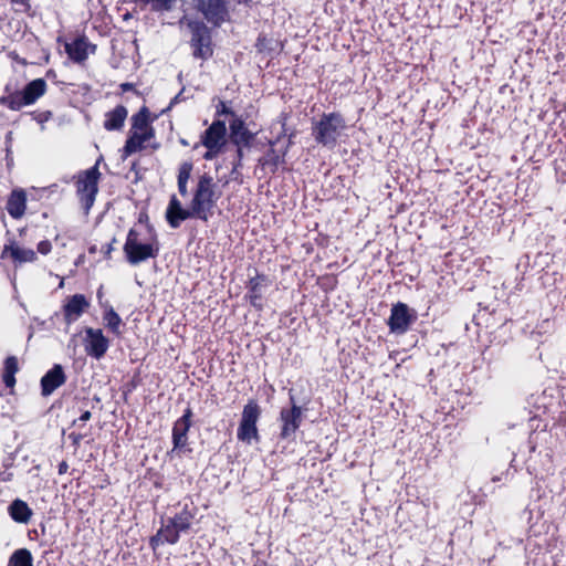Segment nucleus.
I'll list each match as a JSON object with an SVG mask.
<instances>
[{
    "label": "nucleus",
    "instance_id": "1",
    "mask_svg": "<svg viewBox=\"0 0 566 566\" xmlns=\"http://www.w3.org/2000/svg\"><path fill=\"white\" fill-rule=\"evenodd\" d=\"M217 188L218 186L212 176L209 174L199 176L190 202L196 219L208 221L209 218L212 217L213 210L221 196Z\"/></svg>",
    "mask_w": 566,
    "mask_h": 566
},
{
    "label": "nucleus",
    "instance_id": "2",
    "mask_svg": "<svg viewBox=\"0 0 566 566\" xmlns=\"http://www.w3.org/2000/svg\"><path fill=\"white\" fill-rule=\"evenodd\" d=\"M123 250L126 261L130 265H137L149 259L157 258L160 244L155 233L147 240H143L140 232L137 229L132 228L127 233Z\"/></svg>",
    "mask_w": 566,
    "mask_h": 566
},
{
    "label": "nucleus",
    "instance_id": "3",
    "mask_svg": "<svg viewBox=\"0 0 566 566\" xmlns=\"http://www.w3.org/2000/svg\"><path fill=\"white\" fill-rule=\"evenodd\" d=\"M345 129V118L338 112L324 113L319 119L312 123L314 140L328 149H333L337 145L338 138Z\"/></svg>",
    "mask_w": 566,
    "mask_h": 566
},
{
    "label": "nucleus",
    "instance_id": "4",
    "mask_svg": "<svg viewBox=\"0 0 566 566\" xmlns=\"http://www.w3.org/2000/svg\"><path fill=\"white\" fill-rule=\"evenodd\" d=\"M46 91V82L35 78L28 83L21 91H12L10 85L4 87V95L0 97V105L12 111H19L24 106L34 104Z\"/></svg>",
    "mask_w": 566,
    "mask_h": 566
},
{
    "label": "nucleus",
    "instance_id": "5",
    "mask_svg": "<svg viewBox=\"0 0 566 566\" xmlns=\"http://www.w3.org/2000/svg\"><path fill=\"white\" fill-rule=\"evenodd\" d=\"M99 178L101 172L98 170V164H95L93 167L80 172L77 176L76 195L85 214L90 213V210L95 202L96 195L98 192Z\"/></svg>",
    "mask_w": 566,
    "mask_h": 566
},
{
    "label": "nucleus",
    "instance_id": "6",
    "mask_svg": "<svg viewBox=\"0 0 566 566\" xmlns=\"http://www.w3.org/2000/svg\"><path fill=\"white\" fill-rule=\"evenodd\" d=\"M193 515L185 506L179 513L175 514L167 520H161L160 534H164V541L167 544L174 545L178 543L181 533L190 530Z\"/></svg>",
    "mask_w": 566,
    "mask_h": 566
},
{
    "label": "nucleus",
    "instance_id": "7",
    "mask_svg": "<svg viewBox=\"0 0 566 566\" xmlns=\"http://www.w3.org/2000/svg\"><path fill=\"white\" fill-rule=\"evenodd\" d=\"M191 32V46L193 56L207 60L212 56L211 32L209 28L201 21H191L188 23Z\"/></svg>",
    "mask_w": 566,
    "mask_h": 566
},
{
    "label": "nucleus",
    "instance_id": "8",
    "mask_svg": "<svg viewBox=\"0 0 566 566\" xmlns=\"http://www.w3.org/2000/svg\"><path fill=\"white\" fill-rule=\"evenodd\" d=\"M417 312L411 310L407 304L398 302L392 305L387 324L390 333L395 335H403L410 326L417 321Z\"/></svg>",
    "mask_w": 566,
    "mask_h": 566
},
{
    "label": "nucleus",
    "instance_id": "9",
    "mask_svg": "<svg viewBox=\"0 0 566 566\" xmlns=\"http://www.w3.org/2000/svg\"><path fill=\"white\" fill-rule=\"evenodd\" d=\"M289 396L291 407L282 408L280 411V437L281 439L284 440L290 439L295 434V432L300 429L303 419L302 409L296 405L295 397L292 394V390H290Z\"/></svg>",
    "mask_w": 566,
    "mask_h": 566
},
{
    "label": "nucleus",
    "instance_id": "10",
    "mask_svg": "<svg viewBox=\"0 0 566 566\" xmlns=\"http://www.w3.org/2000/svg\"><path fill=\"white\" fill-rule=\"evenodd\" d=\"M192 410L191 408L185 409L182 416L178 418L172 427V450L171 452H178V454L190 452L188 448V432L191 427Z\"/></svg>",
    "mask_w": 566,
    "mask_h": 566
},
{
    "label": "nucleus",
    "instance_id": "11",
    "mask_svg": "<svg viewBox=\"0 0 566 566\" xmlns=\"http://www.w3.org/2000/svg\"><path fill=\"white\" fill-rule=\"evenodd\" d=\"M109 347V340L104 336L99 328H85L84 348L88 356L101 359Z\"/></svg>",
    "mask_w": 566,
    "mask_h": 566
},
{
    "label": "nucleus",
    "instance_id": "12",
    "mask_svg": "<svg viewBox=\"0 0 566 566\" xmlns=\"http://www.w3.org/2000/svg\"><path fill=\"white\" fill-rule=\"evenodd\" d=\"M197 7L206 20L216 27L221 25L229 15L226 0H198Z\"/></svg>",
    "mask_w": 566,
    "mask_h": 566
},
{
    "label": "nucleus",
    "instance_id": "13",
    "mask_svg": "<svg viewBox=\"0 0 566 566\" xmlns=\"http://www.w3.org/2000/svg\"><path fill=\"white\" fill-rule=\"evenodd\" d=\"M227 126L221 119H216L212 124L202 133L200 143L195 145V149L202 145L205 147H221L223 148L227 143Z\"/></svg>",
    "mask_w": 566,
    "mask_h": 566
},
{
    "label": "nucleus",
    "instance_id": "14",
    "mask_svg": "<svg viewBox=\"0 0 566 566\" xmlns=\"http://www.w3.org/2000/svg\"><path fill=\"white\" fill-rule=\"evenodd\" d=\"M230 139L237 147H251L255 134L250 132L241 117L234 116L229 125Z\"/></svg>",
    "mask_w": 566,
    "mask_h": 566
},
{
    "label": "nucleus",
    "instance_id": "15",
    "mask_svg": "<svg viewBox=\"0 0 566 566\" xmlns=\"http://www.w3.org/2000/svg\"><path fill=\"white\" fill-rule=\"evenodd\" d=\"M270 285V280L265 274L256 273L255 276L250 277L247 287V298L250 304L256 308L262 310L263 290Z\"/></svg>",
    "mask_w": 566,
    "mask_h": 566
},
{
    "label": "nucleus",
    "instance_id": "16",
    "mask_svg": "<svg viewBox=\"0 0 566 566\" xmlns=\"http://www.w3.org/2000/svg\"><path fill=\"white\" fill-rule=\"evenodd\" d=\"M190 218H196L195 213H192L191 206L189 209H185L177 197L172 196L166 210V219L168 224L172 229H177L180 227L182 221Z\"/></svg>",
    "mask_w": 566,
    "mask_h": 566
},
{
    "label": "nucleus",
    "instance_id": "17",
    "mask_svg": "<svg viewBox=\"0 0 566 566\" xmlns=\"http://www.w3.org/2000/svg\"><path fill=\"white\" fill-rule=\"evenodd\" d=\"M7 256L12 259L15 266H20L23 263H32L38 259L35 251L19 247L14 240L6 244L1 252V259Z\"/></svg>",
    "mask_w": 566,
    "mask_h": 566
},
{
    "label": "nucleus",
    "instance_id": "18",
    "mask_svg": "<svg viewBox=\"0 0 566 566\" xmlns=\"http://www.w3.org/2000/svg\"><path fill=\"white\" fill-rule=\"evenodd\" d=\"M66 381V376L63 367L60 364H55L50 370H48L41 378V392L43 396H50L55 389L62 386Z\"/></svg>",
    "mask_w": 566,
    "mask_h": 566
},
{
    "label": "nucleus",
    "instance_id": "19",
    "mask_svg": "<svg viewBox=\"0 0 566 566\" xmlns=\"http://www.w3.org/2000/svg\"><path fill=\"white\" fill-rule=\"evenodd\" d=\"M154 136V129H146V132L130 129V134L123 147V157L127 158L128 156L142 150L144 148V143L151 139Z\"/></svg>",
    "mask_w": 566,
    "mask_h": 566
},
{
    "label": "nucleus",
    "instance_id": "20",
    "mask_svg": "<svg viewBox=\"0 0 566 566\" xmlns=\"http://www.w3.org/2000/svg\"><path fill=\"white\" fill-rule=\"evenodd\" d=\"M88 49H92V53H94L95 45L91 44L85 36H80L70 43H65V52L75 63H82L87 59Z\"/></svg>",
    "mask_w": 566,
    "mask_h": 566
},
{
    "label": "nucleus",
    "instance_id": "21",
    "mask_svg": "<svg viewBox=\"0 0 566 566\" xmlns=\"http://www.w3.org/2000/svg\"><path fill=\"white\" fill-rule=\"evenodd\" d=\"M90 306L83 294H74L63 306L64 318L67 324L75 322Z\"/></svg>",
    "mask_w": 566,
    "mask_h": 566
},
{
    "label": "nucleus",
    "instance_id": "22",
    "mask_svg": "<svg viewBox=\"0 0 566 566\" xmlns=\"http://www.w3.org/2000/svg\"><path fill=\"white\" fill-rule=\"evenodd\" d=\"M27 208V193L22 188L13 189L8 197L6 209L11 218L20 219Z\"/></svg>",
    "mask_w": 566,
    "mask_h": 566
},
{
    "label": "nucleus",
    "instance_id": "23",
    "mask_svg": "<svg viewBox=\"0 0 566 566\" xmlns=\"http://www.w3.org/2000/svg\"><path fill=\"white\" fill-rule=\"evenodd\" d=\"M127 114L128 112L125 106L117 105L114 109L106 113L104 128L108 132L119 130L124 126Z\"/></svg>",
    "mask_w": 566,
    "mask_h": 566
},
{
    "label": "nucleus",
    "instance_id": "24",
    "mask_svg": "<svg viewBox=\"0 0 566 566\" xmlns=\"http://www.w3.org/2000/svg\"><path fill=\"white\" fill-rule=\"evenodd\" d=\"M8 513L14 522L20 524H27L33 514L29 505L20 499L11 502L8 506Z\"/></svg>",
    "mask_w": 566,
    "mask_h": 566
},
{
    "label": "nucleus",
    "instance_id": "25",
    "mask_svg": "<svg viewBox=\"0 0 566 566\" xmlns=\"http://www.w3.org/2000/svg\"><path fill=\"white\" fill-rule=\"evenodd\" d=\"M178 0H128V2L139 6L142 9L147 7L154 12H168L170 11Z\"/></svg>",
    "mask_w": 566,
    "mask_h": 566
},
{
    "label": "nucleus",
    "instance_id": "26",
    "mask_svg": "<svg viewBox=\"0 0 566 566\" xmlns=\"http://www.w3.org/2000/svg\"><path fill=\"white\" fill-rule=\"evenodd\" d=\"M150 112L146 106H143L138 113L132 117V130L146 132V129H154L150 125Z\"/></svg>",
    "mask_w": 566,
    "mask_h": 566
},
{
    "label": "nucleus",
    "instance_id": "27",
    "mask_svg": "<svg viewBox=\"0 0 566 566\" xmlns=\"http://www.w3.org/2000/svg\"><path fill=\"white\" fill-rule=\"evenodd\" d=\"M261 416V408L255 400H250L242 410L241 420L242 422L256 426V422Z\"/></svg>",
    "mask_w": 566,
    "mask_h": 566
},
{
    "label": "nucleus",
    "instance_id": "28",
    "mask_svg": "<svg viewBox=\"0 0 566 566\" xmlns=\"http://www.w3.org/2000/svg\"><path fill=\"white\" fill-rule=\"evenodd\" d=\"M8 566H33V557L29 549L19 548L12 553Z\"/></svg>",
    "mask_w": 566,
    "mask_h": 566
},
{
    "label": "nucleus",
    "instance_id": "29",
    "mask_svg": "<svg viewBox=\"0 0 566 566\" xmlns=\"http://www.w3.org/2000/svg\"><path fill=\"white\" fill-rule=\"evenodd\" d=\"M237 438L238 440L248 444L251 443L252 439L259 440V431L256 426L240 421L237 431Z\"/></svg>",
    "mask_w": 566,
    "mask_h": 566
},
{
    "label": "nucleus",
    "instance_id": "30",
    "mask_svg": "<svg viewBox=\"0 0 566 566\" xmlns=\"http://www.w3.org/2000/svg\"><path fill=\"white\" fill-rule=\"evenodd\" d=\"M106 326L116 335L120 334L119 327L123 324L120 316L112 306H108L103 315Z\"/></svg>",
    "mask_w": 566,
    "mask_h": 566
},
{
    "label": "nucleus",
    "instance_id": "31",
    "mask_svg": "<svg viewBox=\"0 0 566 566\" xmlns=\"http://www.w3.org/2000/svg\"><path fill=\"white\" fill-rule=\"evenodd\" d=\"M284 155H279L276 153V150H274L273 148H271L264 157H262L260 159V164L263 166V167H270L271 168V171L274 172L276 171L277 167L284 163Z\"/></svg>",
    "mask_w": 566,
    "mask_h": 566
},
{
    "label": "nucleus",
    "instance_id": "32",
    "mask_svg": "<svg viewBox=\"0 0 566 566\" xmlns=\"http://www.w3.org/2000/svg\"><path fill=\"white\" fill-rule=\"evenodd\" d=\"M193 169L191 161H184L178 169L177 182H188Z\"/></svg>",
    "mask_w": 566,
    "mask_h": 566
},
{
    "label": "nucleus",
    "instance_id": "33",
    "mask_svg": "<svg viewBox=\"0 0 566 566\" xmlns=\"http://www.w3.org/2000/svg\"><path fill=\"white\" fill-rule=\"evenodd\" d=\"M19 370L18 359L14 356H9L4 360V371L7 374H17Z\"/></svg>",
    "mask_w": 566,
    "mask_h": 566
},
{
    "label": "nucleus",
    "instance_id": "34",
    "mask_svg": "<svg viewBox=\"0 0 566 566\" xmlns=\"http://www.w3.org/2000/svg\"><path fill=\"white\" fill-rule=\"evenodd\" d=\"M243 148L244 147H237L235 159L232 163V171H231V174H237L238 170L242 167V160H243V157H244Z\"/></svg>",
    "mask_w": 566,
    "mask_h": 566
},
{
    "label": "nucleus",
    "instance_id": "35",
    "mask_svg": "<svg viewBox=\"0 0 566 566\" xmlns=\"http://www.w3.org/2000/svg\"><path fill=\"white\" fill-rule=\"evenodd\" d=\"M216 113H217L218 116L231 115L233 118H234V116H237L234 114V112L223 101H221L219 103V105L217 106V112Z\"/></svg>",
    "mask_w": 566,
    "mask_h": 566
},
{
    "label": "nucleus",
    "instance_id": "36",
    "mask_svg": "<svg viewBox=\"0 0 566 566\" xmlns=\"http://www.w3.org/2000/svg\"><path fill=\"white\" fill-rule=\"evenodd\" d=\"M207 151L203 154V159L213 160L219 156L223 148L221 147H206Z\"/></svg>",
    "mask_w": 566,
    "mask_h": 566
},
{
    "label": "nucleus",
    "instance_id": "37",
    "mask_svg": "<svg viewBox=\"0 0 566 566\" xmlns=\"http://www.w3.org/2000/svg\"><path fill=\"white\" fill-rule=\"evenodd\" d=\"M164 543H166V541H164V534H160L159 528L156 535L150 537L149 545L151 546L153 549H155L156 547Z\"/></svg>",
    "mask_w": 566,
    "mask_h": 566
},
{
    "label": "nucleus",
    "instance_id": "38",
    "mask_svg": "<svg viewBox=\"0 0 566 566\" xmlns=\"http://www.w3.org/2000/svg\"><path fill=\"white\" fill-rule=\"evenodd\" d=\"M51 250H52V244L49 240H43V241L39 242L38 251L41 254L46 255L51 252Z\"/></svg>",
    "mask_w": 566,
    "mask_h": 566
},
{
    "label": "nucleus",
    "instance_id": "39",
    "mask_svg": "<svg viewBox=\"0 0 566 566\" xmlns=\"http://www.w3.org/2000/svg\"><path fill=\"white\" fill-rule=\"evenodd\" d=\"M92 417L91 411L85 410L82 415L73 421V426H83L86 421H88Z\"/></svg>",
    "mask_w": 566,
    "mask_h": 566
},
{
    "label": "nucleus",
    "instance_id": "40",
    "mask_svg": "<svg viewBox=\"0 0 566 566\" xmlns=\"http://www.w3.org/2000/svg\"><path fill=\"white\" fill-rule=\"evenodd\" d=\"M269 42L270 41L265 36L259 35L256 43H255V48L258 49L259 52H263L269 49V46H268Z\"/></svg>",
    "mask_w": 566,
    "mask_h": 566
},
{
    "label": "nucleus",
    "instance_id": "41",
    "mask_svg": "<svg viewBox=\"0 0 566 566\" xmlns=\"http://www.w3.org/2000/svg\"><path fill=\"white\" fill-rule=\"evenodd\" d=\"M83 438H84V434L77 433V432H71L69 434V439L72 441V444L74 447H78L81 441L83 440Z\"/></svg>",
    "mask_w": 566,
    "mask_h": 566
},
{
    "label": "nucleus",
    "instance_id": "42",
    "mask_svg": "<svg viewBox=\"0 0 566 566\" xmlns=\"http://www.w3.org/2000/svg\"><path fill=\"white\" fill-rule=\"evenodd\" d=\"M3 382L7 387H13L15 384V377L14 374H7L3 373Z\"/></svg>",
    "mask_w": 566,
    "mask_h": 566
},
{
    "label": "nucleus",
    "instance_id": "43",
    "mask_svg": "<svg viewBox=\"0 0 566 566\" xmlns=\"http://www.w3.org/2000/svg\"><path fill=\"white\" fill-rule=\"evenodd\" d=\"M181 101H185L184 88L170 101L167 109H170L174 105L178 104Z\"/></svg>",
    "mask_w": 566,
    "mask_h": 566
},
{
    "label": "nucleus",
    "instance_id": "44",
    "mask_svg": "<svg viewBox=\"0 0 566 566\" xmlns=\"http://www.w3.org/2000/svg\"><path fill=\"white\" fill-rule=\"evenodd\" d=\"M178 191L182 197L188 196V182H177Z\"/></svg>",
    "mask_w": 566,
    "mask_h": 566
},
{
    "label": "nucleus",
    "instance_id": "45",
    "mask_svg": "<svg viewBox=\"0 0 566 566\" xmlns=\"http://www.w3.org/2000/svg\"><path fill=\"white\" fill-rule=\"evenodd\" d=\"M69 470V464L66 461H62L60 462L59 464V468H57V471H59V474H65Z\"/></svg>",
    "mask_w": 566,
    "mask_h": 566
},
{
    "label": "nucleus",
    "instance_id": "46",
    "mask_svg": "<svg viewBox=\"0 0 566 566\" xmlns=\"http://www.w3.org/2000/svg\"><path fill=\"white\" fill-rule=\"evenodd\" d=\"M12 478V473H8L6 471H0V480L3 482L10 481Z\"/></svg>",
    "mask_w": 566,
    "mask_h": 566
},
{
    "label": "nucleus",
    "instance_id": "47",
    "mask_svg": "<svg viewBox=\"0 0 566 566\" xmlns=\"http://www.w3.org/2000/svg\"><path fill=\"white\" fill-rule=\"evenodd\" d=\"M115 241H116V239L114 238V239L112 240V242H111V243H108V244L106 245V248H105V254H106L107 256H109L111 252L113 251V243H114Z\"/></svg>",
    "mask_w": 566,
    "mask_h": 566
},
{
    "label": "nucleus",
    "instance_id": "48",
    "mask_svg": "<svg viewBox=\"0 0 566 566\" xmlns=\"http://www.w3.org/2000/svg\"><path fill=\"white\" fill-rule=\"evenodd\" d=\"M133 87H134V85H133L132 83H123V84L120 85V88H122V91H124V92H126V91H130V90H133Z\"/></svg>",
    "mask_w": 566,
    "mask_h": 566
},
{
    "label": "nucleus",
    "instance_id": "49",
    "mask_svg": "<svg viewBox=\"0 0 566 566\" xmlns=\"http://www.w3.org/2000/svg\"><path fill=\"white\" fill-rule=\"evenodd\" d=\"M239 4L241 3H244V4H248L249 2H251V0H235Z\"/></svg>",
    "mask_w": 566,
    "mask_h": 566
},
{
    "label": "nucleus",
    "instance_id": "50",
    "mask_svg": "<svg viewBox=\"0 0 566 566\" xmlns=\"http://www.w3.org/2000/svg\"><path fill=\"white\" fill-rule=\"evenodd\" d=\"M294 137V134H291L290 137H289V145L290 146L293 142H292V138Z\"/></svg>",
    "mask_w": 566,
    "mask_h": 566
},
{
    "label": "nucleus",
    "instance_id": "51",
    "mask_svg": "<svg viewBox=\"0 0 566 566\" xmlns=\"http://www.w3.org/2000/svg\"><path fill=\"white\" fill-rule=\"evenodd\" d=\"M180 143H181L182 145H185V146H187V145H188V143H187L185 139H181V140H180Z\"/></svg>",
    "mask_w": 566,
    "mask_h": 566
}]
</instances>
